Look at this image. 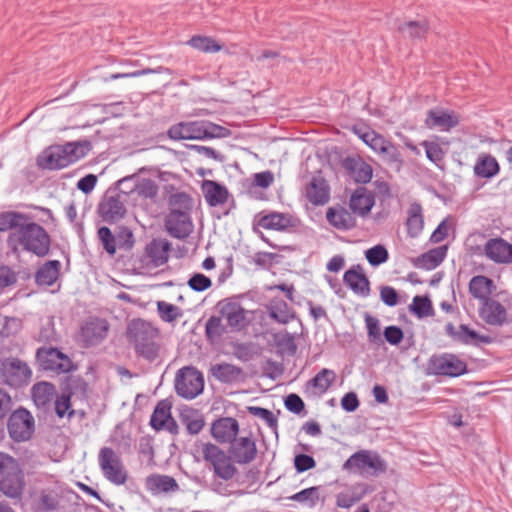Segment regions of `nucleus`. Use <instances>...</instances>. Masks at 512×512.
Wrapping results in <instances>:
<instances>
[{"instance_id": "7", "label": "nucleus", "mask_w": 512, "mask_h": 512, "mask_svg": "<svg viewBox=\"0 0 512 512\" xmlns=\"http://www.w3.org/2000/svg\"><path fill=\"white\" fill-rule=\"evenodd\" d=\"M98 463L104 477L113 484L122 485L127 480L120 456L110 447H102L98 454Z\"/></svg>"}, {"instance_id": "62", "label": "nucleus", "mask_w": 512, "mask_h": 512, "mask_svg": "<svg viewBox=\"0 0 512 512\" xmlns=\"http://www.w3.org/2000/svg\"><path fill=\"white\" fill-rule=\"evenodd\" d=\"M365 321L370 342L377 343L381 341V329L379 320L375 317L367 315Z\"/></svg>"}, {"instance_id": "21", "label": "nucleus", "mask_w": 512, "mask_h": 512, "mask_svg": "<svg viewBox=\"0 0 512 512\" xmlns=\"http://www.w3.org/2000/svg\"><path fill=\"white\" fill-rule=\"evenodd\" d=\"M239 432V424L232 417H223L213 422L212 436L220 443H230L235 440Z\"/></svg>"}, {"instance_id": "16", "label": "nucleus", "mask_w": 512, "mask_h": 512, "mask_svg": "<svg viewBox=\"0 0 512 512\" xmlns=\"http://www.w3.org/2000/svg\"><path fill=\"white\" fill-rule=\"evenodd\" d=\"M66 153L63 145L50 146L38 156L37 164L48 170L65 168L70 165Z\"/></svg>"}, {"instance_id": "5", "label": "nucleus", "mask_w": 512, "mask_h": 512, "mask_svg": "<svg viewBox=\"0 0 512 512\" xmlns=\"http://www.w3.org/2000/svg\"><path fill=\"white\" fill-rule=\"evenodd\" d=\"M174 386L178 396L192 400L203 392V374L193 366H185L176 373Z\"/></svg>"}, {"instance_id": "28", "label": "nucleus", "mask_w": 512, "mask_h": 512, "mask_svg": "<svg viewBox=\"0 0 512 512\" xmlns=\"http://www.w3.org/2000/svg\"><path fill=\"white\" fill-rule=\"evenodd\" d=\"M146 488L154 495L179 490L177 481L169 475L153 474L146 478Z\"/></svg>"}, {"instance_id": "12", "label": "nucleus", "mask_w": 512, "mask_h": 512, "mask_svg": "<svg viewBox=\"0 0 512 512\" xmlns=\"http://www.w3.org/2000/svg\"><path fill=\"white\" fill-rule=\"evenodd\" d=\"M109 323L105 319L93 317L88 319L81 327L80 338L84 347L100 344L109 331Z\"/></svg>"}, {"instance_id": "33", "label": "nucleus", "mask_w": 512, "mask_h": 512, "mask_svg": "<svg viewBox=\"0 0 512 512\" xmlns=\"http://www.w3.org/2000/svg\"><path fill=\"white\" fill-rule=\"evenodd\" d=\"M60 497L58 493L51 489H42L34 499V509L36 512H54L59 508Z\"/></svg>"}, {"instance_id": "24", "label": "nucleus", "mask_w": 512, "mask_h": 512, "mask_svg": "<svg viewBox=\"0 0 512 512\" xmlns=\"http://www.w3.org/2000/svg\"><path fill=\"white\" fill-rule=\"evenodd\" d=\"M98 211L105 222L114 223L124 217L126 207L119 197L110 196L102 200Z\"/></svg>"}, {"instance_id": "52", "label": "nucleus", "mask_w": 512, "mask_h": 512, "mask_svg": "<svg viewBox=\"0 0 512 512\" xmlns=\"http://www.w3.org/2000/svg\"><path fill=\"white\" fill-rule=\"evenodd\" d=\"M410 311L418 318H424L433 314L431 300L426 296H415L410 305Z\"/></svg>"}, {"instance_id": "54", "label": "nucleus", "mask_w": 512, "mask_h": 512, "mask_svg": "<svg viewBox=\"0 0 512 512\" xmlns=\"http://www.w3.org/2000/svg\"><path fill=\"white\" fill-rule=\"evenodd\" d=\"M365 257L370 265L379 266L388 260L389 254L383 245H376L366 250Z\"/></svg>"}, {"instance_id": "8", "label": "nucleus", "mask_w": 512, "mask_h": 512, "mask_svg": "<svg viewBox=\"0 0 512 512\" xmlns=\"http://www.w3.org/2000/svg\"><path fill=\"white\" fill-rule=\"evenodd\" d=\"M428 369L434 375L459 377L467 373V364L455 354L443 353L429 359Z\"/></svg>"}, {"instance_id": "48", "label": "nucleus", "mask_w": 512, "mask_h": 512, "mask_svg": "<svg viewBox=\"0 0 512 512\" xmlns=\"http://www.w3.org/2000/svg\"><path fill=\"white\" fill-rule=\"evenodd\" d=\"M359 138L363 140V142L369 146L375 153L379 155L380 152H382L385 147L390 142L386 138H384L382 135L378 134L377 132L371 130L366 132H359L356 131Z\"/></svg>"}, {"instance_id": "42", "label": "nucleus", "mask_w": 512, "mask_h": 512, "mask_svg": "<svg viewBox=\"0 0 512 512\" xmlns=\"http://www.w3.org/2000/svg\"><path fill=\"white\" fill-rule=\"evenodd\" d=\"M428 23L426 20L408 21L399 24L398 31L407 38L422 39L428 32Z\"/></svg>"}, {"instance_id": "39", "label": "nucleus", "mask_w": 512, "mask_h": 512, "mask_svg": "<svg viewBox=\"0 0 512 512\" xmlns=\"http://www.w3.org/2000/svg\"><path fill=\"white\" fill-rule=\"evenodd\" d=\"M26 220H33V217L16 211L2 212L0 213V232L17 231Z\"/></svg>"}, {"instance_id": "41", "label": "nucleus", "mask_w": 512, "mask_h": 512, "mask_svg": "<svg viewBox=\"0 0 512 512\" xmlns=\"http://www.w3.org/2000/svg\"><path fill=\"white\" fill-rule=\"evenodd\" d=\"M171 417V404L166 401L162 400L160 401L150 418V425L153 429L160 431L163 430L164 427L167 425L168 420Z\"/></svg>"}, {"instance_id": "40", "label": "nucleus", "mask_w": 512, "mask_h": 512, "mask_svg": "<svg viewBox=\"0 0 512 512\" xmlns=\"http://www.w3.org/2000/svg\"><path fill=\"white\" fill-rule=\"evenodd\" d=\"M55 395V387L48 382H39L32 387V398L37 407H45Z\"/></svg>"}, {"instance_id": "29", "label": "nucleus", "mask_w": 512, "mask_h": 512, "mask_svg": "<svg viewBox=\"0 0 512 512\" xmlns=\"http://www.w3.org/2000/svg\"><path fill=\"white\" fill-rule=\"evenodd\" d=\"M171 244L166 239H153L146 246V254L155 266H162L168 262Z\"/></svg>"}, {"instance_id": "25", "label": "nucleus", "mask_w": 512, "mask_h": 512, "mask_svg": "<svg viewBox=\"0 0 512 512\" xmlns=\"http://www.w3.org/2000/svg\"><path fill=\"white\" fill-rule=\"evenodd\" d=\"M375 204L373 194L364 187L356 189L349 201V207L353 213L364 217L368 215Z\"/></svg>"}, {"instance_id": "2", "label": "nucleus", "mask_w": 512, "mask_h": 512, "mask_svg": "<svg viewBox=\"0 0 512 512\" xmlns=\"http://www.w3.org/2000/svg\"><path fill=\"white\" fill-rule=\"evenodd\" d=\"M7 242L13 250L20 246L22 250L38 257L46 256L51 245L48 232L33 220L24 221L20 229L9 234Z\"/></svg>"}, {"instance_id": "32", "label": "nucleus", "mask_w": 512, "mask_h": 512, "mask_svg": "<svg viewBox=\"0 0 512 512\" xmlns=\"http://www.w3.org/2000/svg\"><path fill=\"white\" fill-rule=\"evenodd\" d=\"M257 224L266 230L281 231L291 226V216L286 213L270 212L259 216Z\"/></svg>"}, {"instance_id": "22", "label": "nucleus", "mask_w": 512, "mask_h": 512, "mask_svg": "<svg viewBox=\"0 0 512 512\" xmlns=\"http://www.w3.org/2000/svg\"><path fill=\"white\" fill-rule=\"evenodd\" d=\"M343 281L357 295L367 297L370 294V282L360 265L347 270L344 273Z\"/></svg>"}, {"instance_id": "10", "label": "nucleus", "mask_w": 512, "mask_h": 512, "mask_svg": "<svg viewBox=\"0 0 512 512\" xmlns=\"http://www.w3.org/2000/svg\"><path fill=\"white\" fill-rule=\"evenodd\" d=\"M40 367L46 371L60 373L69 372L72 368L70 358L57 348L41 347L36 352Z\"/></svg>"}, {"instance_id": "38", "label": "nucleus", "mask_w": 512, "mask_h": 512, "mask_svg": "<svg viewBox=\"0 0 512 512\" xmlns=\"http://www.w3.org/2000/svg\"><path fill=\"white\" fill-rule=\"evenodd\" d=\"M60 267L61 264L58 260L47 261L36 272V283L42 286H51L58 279Z\"/></svg>"}, {"instance_id": "58", "label": "nucleus", "mask_w": 512, "mask_h": 512, "mask_svg": "<svg viewBox=\"0 0 512 512\" xmlns=\"http://www.w3.org/2000/svg\"><path fill=\"white\" fill-rule=\"evenodd\" d=\"M55 412L59 418L67 416L71 418L75 411L71 409V401L69 394H61L55 401Z\"/></svg>"}, {"instance_id": "3", "label": "nucleus", "mask_w": 512, "mask_h": 512, "mask_svg": "<svg viewBox=\"0 0 512 512\" xmlns=\"http://www.w3.org/2000/svg\"><path fill=\"white\" fill-rule=\"evenodd\" d=\"M25 485V475L19 461L0 452V491L8 498L21 499Z\"/></svg>"}, {"instance_id": "36", "label": "nucleus", "mask_w": 512, "mask_h": 512, "mask_svg": "<svg viewBox=\"0 0 512 512\" xmlns=\"http://www.w3.org/2000/svg\"><path fill=\"white\" fill-rule=\"evenodd\" d=\"M494 288L493 281L482 275L474 276L469 282V292L470 294L482 303L489 298Z\"/></svg>"}, {"instance_id": "13", "label": "nucleus", "mask_w": 512, "mask_h": 512, "mask_svg": "<svg viewBox=\"0 0 512 512\" xmlns=\"http://www.w3.org/2000/svg\"><path fill=\"white\" fill-rule=\"evenodd\" d=\"M221 318L235 331H240L247 325L246 310L240 303L232 299H225L217 305Z\"/></svg>"}, {"instance_id": "6", "label": "nucleus", "mask_w": 512, "mask_h": 512, "mask_svg": "<svg viewBox=\"0 0 512 512\" xmlns=\"http://www.w3.org/2000/svg\"><path fill=\"white\" fill-rule=\"evenodd\" d=\"M202 455L203 459L212 466L213 472L218 478L229 481L237 473V468L232 463L231 457L217 445L203 444Z\"/></svg>"}, {"instance_id": "1", "label": "nucleus", "mask_w": 512, "mask_h": 512, "mask_svg": "<svg viewBox=\"0 0 512 512\" xmlns=\"http://www.w3.org/2000/svg\"><path fill=\"white\" fill-rule=\"evenodd\" d=\"M126 337L137 356L155 361L160 352V331L150 322L133 319L128 323Z\"/></svg>"}, {"instance_id": "17", "label": "nucleus", "mask_w": 512, "mask_h": 512, "mask_svg": "<svg viewBox=\"0 0 512 512\" xmlns=\"http://www.w3.org/2000/svg\"><path fill=\"white\" fill-rule=\"evenodd\" d=\"M460 122L459 115L454 111H445L442 109H431L427 112L425 125L430 128H436L440 131H450Z\"/></svg>"}, {"instance_id": "34", "label": "nucleus", "mask_w": 512, "mask_h": 512, "mask_svg": "<svg viewBox=\"0 0 512 512\" xmlns=\"http://www.w3.org/2000/svg\"><path fill=\"white\" fill-rule=\"evenodd\" d=\"M306 197L314 205H323L328 202L329 187L324 179L313 178L306 188Z\"/></svg>"}, {"instance_id": "61", "label": "nucleus", "mask_w": 512, "mask_h": 512, "mask_svg": "<svg viewBox=\"0 0 512 512\" xmlns=\"http://www.w3.org/2000/svg\"><path fill=\"white\" fill-rule=\"evenodd\" d=\"M188 286L196 292H202L212 286V281L209 277L202 273L193 274L188 280Z\"/></svg>"}, {"instance_id": "4", "label": "nucleus", "mask_w": 512, "mask_h": 512, "mask_svg": "<svg viewBox=\"0 0 512 512\" xmlns=\"http://www.w3.org/2000/svg\"><path fill=\"white\" fill-rule=\"evenodd\" d=\"M343 469L360 475L375 476L384 473L387 464L377 453L370 450H360L345 461Z\"/></svg>"}, {"instance_id": "37", "label": "nucleus", "mask_w": 512, "mask_h": 512, "mask_svg": "<svg viewBox=\"0 0 512 512\" xmlns=\"http://www.w3.org/2000/svg\"><path fill=\"white\" fill-rule=\"evenodd\" d=\"M133 183V187L126 193L136 192L137 195L144 198H154L157 195L158 187L151 179L138 180L135 177H127L122 179L119 184L124 185L127 183Z\"/></svg>"}, {"instance_id": "23", "label": "nucleus", "mask_w": 512, "mask_h": 512, "mask_svg": "<svg viewBox=\"0 0 512 512\" xmlns=\"http://www.w3.org/2000/svg\"><path fill=\"white\" fill-rule=\"evenodd\" d=\"M231 455L239 464L252 462L257 453L256 444L250 437H240L232 441Z\"/></svg>"}, {"instance_id": "45", "label": "nucleus", "mask_w": 512, "mask_h": 512, "mask_svg": "<svg viewBox=\"0 0 512 512\" xmlns=\"http://www.w3.org/2000/svg\"><path fill=\"white\" fill-rule=\"evenodd\" d=\"M444 257L445 251L442 248H437L417 257L413 263L418 268L431 270L436 268L443 261Z\"/></svg>"}, {"instance_id": "9", "label": "nucleus", "mask_w": 512, "mask_h": 512, "mask_svg": "<svg viewBox=\"0 0 512 512\" xmlns=\"http://www.w3.org/2000/svg\"><path fill=\"white\" fill-rule=\"evenodd\" d=\"M35 430V421L32 414L20 408L14 411L8 420V431L10 437L17 442L27 441Z\"/></svg>"}, {"instance_id": "31", "label": "nucleus", "mask_w": 512, "mask_h": 512, "mask_svg": "<svg viewBox=\"0 0 512 512\" xmlns=\"http://www.w3.org/2000/svg\"><path fill=\"white\" fill-rule=\"evenodd\" d=\"M328 222L339 230H349L355 226L352 213L343 207H330L326 212Z\"/></svg>"}, {"instance_id": "46", "label": "nucleus", "mask_w": 512, "mask_h": 512, "mask_svg": "<svg viewBox=\"0 0 512 512\" xmlns=\"http://www.w3.org/2000/svg\"><path fill=\"white\" fill-rule=\"evenodd\" d=\"M381 160L390 168L399 172L403 166V159L399 149L391 141L385 149L379 153Z\"/></svg>"}, {"instance_id": "27", "label": "nucleus", "mask_w": 512, "mask_h": 512, "mask_svg": "<svg viewBox=\"0 0 512 512\" xmlns=\"http://www.w3.org/2000/svg\"><path fill=\"white\" fill-rule=\"evenodd\" d=\"M201 188L204 198L210 206L215 207L226 203L228 190L225 186L212 180H204Z\"/></svg>"}, {"instance_id": "19", "label": "nucleus", "mask_w": 512, "mask_h": 512, "mask_svg": "<svg viewBox=\"0 0 512 512\" xmlns=\"http://www.w3.org/2000/svg\"><path fill=\"white\" fill-rule=\"evenodd\" d=\"M482 320L492 326H502L507 322V310L497 300L488 299L484 301L479 309Z\"/></svg>"}, {"instance_id": "64", "label": "nucleus", "mask_w": 512, "mask_h": 512, "mask_svg": "<svg viewBox=\"0 0 512 512\" xmlns=\"http://www.w3.org/2000/svg\"><path fill=\"white\" fill-rule=\"evenodd\" d=\"M316 465V462L312 456H309L307 454H299L296 455L294 458V466L297 470V472L302 473L309 469L314 468Z\"/></svg>"}, {"instance_id": "26", "label": "nucleus", "mask_w": 512, "mask_h": 512, "mask_svg": "<svg viewBox=\"0 0 512 512\" xmlns=\"http://www.w3.org/2000/svg\"><path fill=\"white\" fill-rule=\"evenodd\" d=\"M344 167L357 183L365 184L372 179L373 169L371 165L361 158H346Z\"/></svg>"}, {"instance_id": "18", "label": "nucleus", "mask_w": 512, "mask_h": 512, "mask_svg": "<svg viewBox=\"0 0 512 512\" xmlns=\"http://www.w3.org/2000/svg\"><path fill=\"white\" fill-rule=\"evenodd\" d=\"M484 253L495 263H512V244L503 238L489 239L484 246Z\"/></svg>"}, {"instance_id": "15", "label": "nucleus", "mask_w": 512, "mask_h": 512, "mask_svg": "<svg viewBox=\"0 0 512 512\" xmlns=\"http://www.w3.org/2000/svg\"><path fill=\"white\" fill-rule=\"evenodd\" d=\"M446 334L451 337L454 341L464 345L489 344L491 343V337L487 335H481L475 330L470 329L467 325L461 324L456 328L452 323H448L445 326Z\"/></svg>"}, {"instance_id": "11", "label": "nucleus", "mask_w": 512, "mask_h": 512, "mask_svg": "<svg viewBox=\"0 0 512 512\" xmlns=\"http://www.w3.org/2000/svg\"><path fill=\"white\" fill-rule=\"evenodd\" d=\"M32 371L29 366L17 359H8L2 363L1 378L11 387H22L30 381Z\"/></svg>"}, {"instance_id": "20", "label": "nucleus", "mask_w": 512, "mask_h": 512, "mask_svg": "<svg viewBox=\"0 0 512 512\" xmlns=\"http://www.w3.org/2000/svg\"><path fill=\"white\" fill-rule=\"evenodd\" d=\"M203 131L201 121H185L172 125L167 131V136L174 141L201 140Z\"/></svg>"}, {"instance_id": "47", "label": "nucleus", "mask_w": 512, "mask_h": 512, "mask_svg": "<svg viewBox=\"0 0 512 512\" xmlns=\"http://www.w3.org/2000/svg\"><path fill=\"white\" fill-rule=\"evenodd\" d=\"M335 378L336 374L333 370L323 368L308 382V385L324 393L335 381Z\"/></svg>"}, {"instance_id": "44", "label": "nucleus", "mask_w": 512, "mask_h": 512, "mask_svg": "<svg viewBox=\"0 0 512 512\" xmlns=\"http://www.w3.org/2000/svg\"><path fill=\"white\" fill-rule=\"evenodd\" d=\"M213 376L223 383H231L239 379L242 370L232 364L223 363L212 367Z\"/></svg>"}, {"instance_id": "43", "label": "nucleus", "mask_w": 512, "mask_h": 512, "mask_svg": "<svg viewBox=\"0 0 512 512\" xmlns=\"http://www.w3.org/2000/svg\"><path fill=\"white\" fill-rule=\"evenodd\" d=\"M406 225L408 234L411 237H417L420 234L424 225L422 207L420 204L414 203L410 206Z\"/></svg>"}, {"instance_id": "50", "label": "nucleus", "mask_w": 512, "mask_h": 512, "mask_svg": "<svg viewBox=\"0 0 512 512\" xmlns=\"http://www.w3.org/2000/svg\"><path fill=\"white\" fill-rule=\"evenodd\" d=\"M181 421L191 435L198 434L204 427V418L196 411H187L181 414Z\"/></svg>"}, {"instance_id": "57", "label": "nucleus", "mask_w": 512, "mask_h": 512, "mask_svg": "<svg viewBox=\"0 0 512 512\" xmlns=\"http://www.w3.org/2000/svg\"><path fill=\"white\" fill-rule=\"evenodd\" d=\"M201 130H204V133H201V139L225 137L229 134L227 128L208 121H201Z\"/></svg>"}, {"instance_id": "59", "label": "nucleus", "mask_w": 512, "mask_h": 512, "mask_svg": "<svg viewBox=\"0 0 512 512\" xmlns=\"http://www.w3.org/2000/svg\"><path fill=\"white\" fill-rule=\"evenodd\" d=\"M422 145L425 148L427 158L431 162L439 166V164L443 161L445 155L441 146L438 143L430 141H424Z\"/></svg>"}, {"instance_id": "56", "label": "nucleus", "mask_w": 512, "mask_h": 512, "mask_svg": "<svg viewBox=\"0 0 512 512\" xmlns=\"http://www.w3.org/2000/svg\"><path fill=\"white\" fill-rule=\"evenodd\" d=\"M225 332V328L222 324V318L212 316L208 319L205 325L206 337L213 341L219 338Z\"/></svg>"}, {"instance_id": "14", "label": "nucleus", "mask_w": 512, "mask_h": 512, "mask_svg": "<svg viewBox=\"0 0 512 512\" xmlns=\"http://www.w3.org/2000/svg\"><path fill=\"white\" fill-rule=\"evenodd\" d=\"M165 228L172 237L184 239L192 232L193 224L187 212L172 210L166 217Z\"/></svg>"}, {"instance_id": "55", "label": "nucleus", "mask_w": 512, "mask_h": 512, "mask_svg": "<svg viewBox=\"0 0 512 512\" xmlns=\"http://www.w3.org/2000/svg\"><path fill=\"white\" fill-rule=\"evenodd\" d=\"M98 238L104 250L111 256L116 253V238L108 227H100L98 229Z\"/></svg>"}, {"instance_id": "49", "label": "nucleus", "mask_w": 512, "mask_h": 512, "mask_svg": "<svg viewBox=\"0 0 512 512\" xmlns=\"http://www.w3.org/2000/svg\"><path fill=\"white\" fill-rule=\"evenodd\" d=\"M187 44L204 53H215L222 49L220 44L213 38L207 36H193Z\"/></svg>"}, {"instance_id": "35", "label": "nucleus", "mask_w": 512, "mask_h": 512, "mask_svg": "<svg viewBox=\"0 0 512 512\" xmlns=\"http://www.w3.org/2000/svg\"><path fill=\"white\" fill-rule=\"evenodd\" d=\"M499 170L498 161L490 154H480L474 165V174L480 178H492L499 173Z\"/></svg>"}, {"instance_id": "51", "label": "nucleus", "mask_w": 512, "mask_h": 512, "mask_svg": "<svg viewBox=\"0 0 512 512\" xmlns=\"http://www.w3.org/2000/svg\"><path fill=\"white\" fill-rule=\"evenodd\" d=\"M157 312L162 321L171 323L182 317V310L171 303L166 301H158L157 302Z\"/></svg>"}, {"instance_id": "63", "label": "nucleus", "mask_w": 512, "mask_h": 512, "mask_svg": "<svg viewBox=\"0 0 512 512\" xmlns=\"http://www.w3.org/2000/svg\"><path fill=\"white\" fill-rule=\"evenodd\" d=\"M318 497V488L310 487L294 494L291 499L297 502H308L313 505L318 500Z\"/></svg>"}, {"instance_id": "30", "label": "nucleus", "mask_w": 512, "mask_h": 512, "mask_svg": "<svg viewBox=\"0 0 512 512\" xmlns=\"http://www.w3.org/2000/svg\"><path fill=\"white\" fill-rule=\"evenodd\" d=\"M269 317L280 324H288L295 318L294 310L281 298H273L267 306Z\"/></svg>"}, {"instance_id": "53", "label": "nucleus", "mask_w": 512, "mask_h": 512, "mask_svg": "<svg viewBox=\"0 0 512 512\" xmlns=\"http://www.w3.org/2000/svg\"><path fill=\"white\" fill-rule=\"evenodd\" d=\"M63 147L67 152L69 164L83 158L89 150V144L87 142H68L64 144Z\"/></svg>"}, {"instance_id": "60", "label": "nucleus", "mask_w": 512, "mask_h": 512, "mask_svg": "<svg viewBox=\"0 0 512 512\" xmlns=\"http://www.w3.org/2000/svg\"><path fill=\"white\" fill-rule=\"evenodd\" d=\"M247 410L249 414L264 420L270 428L277 427V418L270 410L257 406H249Z\"/></svg>"}]
</instances>
